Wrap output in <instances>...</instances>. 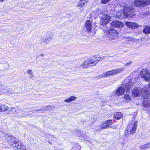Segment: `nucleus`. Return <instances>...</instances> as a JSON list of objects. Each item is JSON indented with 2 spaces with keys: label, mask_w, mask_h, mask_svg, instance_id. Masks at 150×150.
<instances>
[{
  "label": "nucleus",
  "mask_w": 150,
  "mask_h": 150,
  "mask_svg": "<svg viewBox=\"0 0 150 150\" xmlns=\"http://www.w3.org/2000/svg\"><path fill=\"white\" fill-rule=\"evenodd\" d=\"M15 147L16 150H26L25 146L22 144L19 141L16 144Z\"/></svg>",
  "instance_id": "4468645a"
},
{
  "label": "nucleus",
  "mask_w": 150,
  "mask_h": 150,
  "mask_svg": "<svg viewBox=\"0 0 150 150\" xmlns=\"http://www.w3.org/2000/svg\"><path fill=\"white\" fill-rule=\"evenodd\" d=\"M132 63V61H129L128 62L125 64L124 65V66H128L130 65Z\"/></svg>",
  "instance_id": "7c9ffc66"
},
{
  "label": "nucleus",
  "mask_w": 150,
  "mask_h": 150,
  "mask_svg": "<svg viewBox=\"0 0 150 150\" xmlns=\"http://www.w3.org/2000/svg\"><path fill=\"white\" fill-rule=\"evenodd\" d=\"M134 79L133 78L131 79L127 83L126 85L125 88H124L122 86L120 87L114 91V93L115 95L119 96L123 95L125 91L128 92L130 91V88L133 86L134 83H132V81H134Z\"/></svg>",
  "instance_id": "f257e3e1"
},
{
  "label": "nucleus",
  "mask_w": 150,
  "mask_h": 150,
  "mask_svg": "<svg viewBox=\"0 0 150 150\" xmlns=\"http://www.w3.org/2000/svg\"><path fill=\"white\" fill-rule=\"evenodd\" d=\"M114 74L115 75L118 73H120L124 71V68H119L113 70Z\"/></svg>",
  "instance_id": "b1692460"
},
{
  "label": "nucleus",
  "mask_w": 150,
  "mask_h": 150,
  "mask_svg": "<svg viewBox=\"0 0 150 150\" xmlns=\"http://www.w3.org/2000/svg\"><path fill=\"white\" fill-rule=\"evenodd\" d=\"M124 98L127 102L130 101L131 99L129 96L127 94L124 95Z\"/></svg>",
  "instance_id": "bb28decb"
},
{
  "label": "nucleus",
  "mask_w": 150,
  "mask_h": 150,
  "mask_svg": "<svg viewBox=\"0 0 150 150\" xmlns=\"http://www.w3.org/2000/svg\"><path fill=\"white\" fill-rule=\"evenodd\" d=\"M144 100L143 102V105L145 107L148 108L150 107V100H149L147 99V98L148 97L149 95L146 94L144 95Z\"/></svg>",
  "instance_id": "f8f14e48"
},
{
  "label": "nucleus",
  "mask_w": 150,
  "mask_h": 150,
  "mask_svg": "<svg viewBox=\"0 0 150 150\" xmlns=\"http://www.w3.org/2000/svg\"><path fill=\"white\" fill-rule=\"evenodd\" d=\"M140 75L146 81L150 80V73L148 70L144 69L140 72Z\"/></svg>",
  "instance_id": "0eeeda50"
},
{
  "label": "nucleus",
  "mask_w": 150,
  "mask_h": 150,
  "mask_svg": "<svg viewBox=\"0 0 150 150\" xmlns=\"http://www.w3.org/2000/svg\"><path fill=\"white\" fill-rule=\"evenodd\" d=\"M111 127L113 129H115L116 128V127L115 126H112V127Z\"/></svg>",
  "instance_id": "c9c22d12"
},
{
  "label": "nucleus",
  "mask_w": 150,
  "mask_h": 150,
  "mask_svg": "<svg viewBox=\"0 0 150 150\" xmlns=\"http://www.w3.org/2000/svg\"><path fill=\"white\" fill-rule=\"evenodd\" d=\"M125 24L128 28L134 29L137 27L138 26L137 23L130 22H126Z\"/></svg>",
  "instance_id": "2eb2a0df"
},
{
  "label": "nucleus",
  "mask_w": 150,
  "mask_h": 150,
  "mask_svg": "<svg viewBox=\"0 0 150 150\" xmlns=\"http://www.w3.org/2000/svg\"><path fill=\"white\" fill-rule=\"evenodd\" d=\"M30 75V77H34V75L33 74H31Z\"/></svg>",
  "instance_id": "f704fd0d"
},
{
  "label": "nucleus",
  "mask_w": 150,
  "mask_h": 150,
  "mask_svg": "<svg viewBox=\"0 0 150 150\" xmlns=\"http://www.w3.org/2000/svg\"><path fill=\"white\" fill-rule=\"evenodd\" d=\"M76 98V97L74 96H72L64 100V101L65 102L70 103L73 101L75 100Z\"/></svg>",
  "instance_id": "412c9836"
},
{
  "label": "nucleus",
  "mask_w": 150,
  "mask_h": 150,
  "mask_svg": "<svg viewBox=\"0 0 150 150\" xmlns=\"http://www.w3.org/2000/svg\"><path fill=\"white\" fill-rule=\"evenodd\" d=\"M123 39H124L128 41H131L133 40L132 38L130 37H127V36H125L123 37Z\"/></svg>",
  "instance_id": "c85d7f7f"
},
{
  "label": "nucleus",
  "mask_w": 150,
  "mask_h": 150,
  "mask_svg": "<svg viewBox=\"0 0 150 150\" xmlns=\"http://www.w3.org/2000/svg\"><path fill=\"white\" fill-rule=\"evenodd\" d=\"M135 4L137 6H144L150 4V0H135Z\"/></svg>",
  "instance_id": "6e6552de"
},
{
  "label": "nucleus",
  "mask_w": 150,
  "mask_h": 150,
  "mask_svg": "<svg viewBox=\"0 0 150 150\" xmlns=\"http://www.w3.org/2000/svg\"><path fill=\"white\" fill-rule=\"evenodd\" d=\"M106 29L104 30L106 33L107 38L110 40L117 39L118 38L117 33L116 31L113 29H111L106 31Z\"/></svg>",
  "instance_id": "7ed1b4c3"
},
{
  "label": "nucleus",
  "mask_w": 150,
  "mask_h": 150,
  "mask_svg": "<svg viewBox=\"0 0 150 150\" xmlns=\"http://www.w3.org/2000/svg\"><path fill=\"white\" fill-rule=\"evenodd\" d=\"M145 89V93L146 94L149 95L150 94V83L148 85V88L146 89V87L144 88Z\"/></svg>",
  "instance_id": "393cba45"
},
{
  "label": "nucleus",
  "mask_w": 150,
  "mask_h": 150,
  "mask_svg": "<svg viewBox=\"0 0 150 150\" xmlns=\"http://www.w3.org/2000/svg\"><path fill=\"white\" fill-rule=\"evenodd\" d=\"M113 75H115V74L113 70H112L111 71L103 72L100 75V76L101 77H106Z\"/></svg>",
  "instance_id": "dca6fc26"
},
{
  "label": "nucleus",
  "mask_w": 150,
  "mask_h": 150,
  "mask_svg": "<svg viewBox=\"0 0 150 150\" xmlns=\"http://www.w3.org/2000/svg\"><path fill=\"white\" fill-rule=\"evenodd\" d=\"M88 1V0H80L77 4V6L82 8Z\"/></svg>",
  "instance_id": "a211bd4d"
},
{
  "label": "nucleus",
  "mask_w": 150,
  "mask_h": 150,
  "mask_svg": "<svg viewBox=\"0 0 150 150\" xmlns=\"http://www.w3.org/2000/svg\"><path fill=\"white\" fill-rule=\"evenodd\" d=\"M39 56L43 57L44 56V54H40L39 55Z\"/></svg>",
  "instance_id": "72a5a7b5"
},
{
  "label": "nucleus",
  "mask_w": 150,
  "mask_h": 150,
  "mask_svg": "<svg viewBox=\"0 0 150 150\" xmlns=\"http://www.w3.org/2000/svg\"><path fill=\"white\" fill-rule=\"evenodd\" d=\"M110 0H101V2L103 4H105L109 1Z\"/></svg>",
  "instance_id": "c756f323"
},
{
  "label": "nucleus",
  "mask_w": 150,
  "mask_h": 150,
  "mask_svg": "<svg viewBox=\"0 0 150 150\" xmlns=\"http://www.w3.org/2000/svg\"><path fill=\"white\" fill-rule=\"evenodd\" d=\"M38 110H36L35 111L36 112H37L38 111Z\"/></svg>",
  "instance_id": "4c0bfd02"
},
{
  "label": "nucleus",
  "mask_w": 150,
  "mask_h": 150,
  "mask_svg": "<svg viewBox=\"0 0 150 150\" xmlns=\"http://www.w3.org/2000/svg\"><path fill=\"white\" fill-rule=\"evenodd\" d=\"M92 27V24L91 21L90 20H87L86 23L85 27L88 32H89L91 31Z\"/></svg>",
  "instance_id": "f3484780"
},
{
  "label": "nucleus",
  "mask_w": 150,
  "mask_h": 150,
  "mask_svg": "<svg viewBox=\"0 0 150 150\" xmlns=\"http://www.w3.org/2000/svg\"><path fill=\"white\" fill-rule=\"evenodd\" d=\"M8 109V107L6 105H0V112H4L7 111Z\"/></svg>",
  "instance_id": "5701e85b"
},
{
  "label": "nucleus",
  "mask_w": 150,
  "mask_h": 150,
  "mask_svg": "<svg viewBox=\"0 0 150 150\" xmlns=\"http://www.w3.org/2000/svg\"><path fill=\"white\" fill-rule=\"evenodd\" d=\"M5 91L4 92V93L7 94H9L12 92L9 89H7L4 90Z\"/></svg>",
  "instance_id": "cd10ccee"
},
{
  "label": "nucleus",
  "mask_w": 150,
  "mask_h": 150,
  "mask_svg": "<svg viewBox=\"0 0 150 150\" xmlns=\"http://www.w3.org/2000/svg\"><path fill=\"white\" fill-rule=\"evenodd\" d=\"M51 40V38L50 37H44L42 38V40L44 43L47 44L50 40Z\"/></svg>",
  "instance_id": "a878e982"
},
{
  "label": "nucleus",
  "mask_w": 150,
  "mask_h": 150,
  "mask_svg": "<svg viewBox=\"0 0 150 150\" xmlns=\"http://www.w3.org/2000/svg\"><path fill=\"white\" fill-rule=\"evenodd\" d=\"M122 8L121 9L122 10L123 13L126 16H128L129 14V13L132 12V9L130 8L127 6H124L122 5L120 6Z\"/></svg>",
  "instance_id": "9d476101"
},
{
  "label": "nucleus",
  "mask_w": 150,
  "mask_h": 150,
  "mask_svg": "<svg viewBox=\"0 0 150 150\" xmlns=\"http://www.w3.org/2000/svg\"><path fill=\"white\" fill-rule=\"evenodd\" d=\"M33 111H34V110L30 111H29V112H33Z\"/></svg>",
  "instance_id": "58836bf2"
},
{
  "label": "nucleus",
  "mask_w": 150,
  "mask_h": 150,
  "mask_svg": "<svg viewBox=\"0 0 150 150\" xmlns=\"http://www.w3.org/2000/svg\"><path fill=\"white\" fill-rule=\"evenodd\" d=\"M122 117V115L120 112H116L115 113L113 117L114 119L116 120L120 119Z\"/></svg>",
  "instance_id": "4be33fe9"
},
{
  "label": "nucleus",
  "mask_w": 150,
  "mask_h": 150,
  "mask_svg": "<svg viewBox=\"0 0 150 150\" xmlns=\"http://www.w3.org/2000/svg\"><path fill=\"white\" fill-rule=\"evenodd\" d=\"M137 122L135 119L133 120L129 123V125L127 128L126 130L125 131V134L127 135L130 134L134 133L137 129Z\"/></svg>",
  "instance_id": "f03ea898"
},
{
  "label": "nucleus",
  "mask_w": 150,
  "mask_h": 150,
  "mask_svg": "<svg viewBox=\"0 0 150 150\" xmlns=\"http://www.w3.org/2000/svg\"><path fill=\"white\" fill-rule=\"evenodd\" d=\"M143 32L146 34L150 33V26L146 25L143 28Z\"/></svg>",
  "instance_id": "6ab92c4d"
},
{
  "label": "nucleus",
  "mask_w": 150,
  "mask_h": 150,
  "mask_svg": "<svg viewBox=\"0 0 150 150\" xmlns=\"http://www.w3.org/2000/svg\"><path fill=\"white\" fill-rule=\"evenodd\" d=\"M150 148V143H148L146 144L141 145L140 146V150H146Z\"/></svg>",
  "instance_id": "aec40b11"
},
{
  "label": "nucleus",
  "mask_w": 150,
  "mask_h": 150,
  "mask_svg": "<svg viewBox=\"0 0 150 150\" xmlns=\"http://www.w3.org/2000/svg\"><path fill=\"white\" fill-rule=\"evenodd\" d=\"M27 73L29 74H32V70L30 69H28L27 71Z\"/></svg>",
  "instance_id": "2f4dec72"
},
{
  "label": "nucleus",
  "mask_w": 150,
  "mask_h": 150,
  "mask_svg": "<svg viewBox=\"0 0 150 150\" xmlns=\"http://www.w3.org/2000/svg\"><path fill=\"white\" fill-rule=\"evenodd\" d=\"M100 60V59L97 58H90L86 60L80 66L84 68H87L89 67L90 64H92L93 66L96 65Z\"/></svg>",
  "instance_id": "20e7f679"
},
{
  "label": "nucleus",
  "mask_w": 150,
  "mask_h": 150,
  "mask_svg": "<svg viewBox=\"0 0 150 150\" xmlns=\"http://www.w3.org/2000/svg\"><path fill=\"white\" fill-rule=\"evenodd\" d=\"M15 109L14 108H12L11 109V111H15Z\"/></svg>",
  "instance_id": "473e14b6"
},
{
  "label": "nucleus",
  "mask_w": 150,
  "mask_h": 150,
  "mask_svg": "<svg viewBox=\"0 0 150 150\" xmlns=\"http://www.w3.org/2000/svg\"><path fill=\"white\" fill-rule=\"evenodd\" d=\"M4 0H0V1L3 2Z\"/></svg>",
  "instance_id": "e433bc0d"
},
{
  "label": "nucleus",
  "mask_w": 150,
  "mask_h": 150,
  "mask_svg": "<svg viewBox=\"0 0 150 150\" xmlns=\"http://www.w3.org/2000/svg\"><path fill=\"white\" fill-rule=\"evenodd\" d=\"M135 115H136V114H137L136 113H135Z\"/></svg>",
  "instance_id": "ea45409f"
},
{
  "label": "nucleus",
  "mask_w": 150,
  "mask_h": 150,
  "mask_svg": "<svg viewBox=\"0 0 150 150\" xmlns=\"http://www.w3.org/2000/svg\"><path fill=\"white\" fill-rule=\"evenodd\" d=\"M145 89H142L140 88L136 87L133 91L132 94L134 96L137 97L138 96L144 97V94L145 95L146 94L145 93Z\"/></svg>",
  "instance_id": "39448f33"
},
{
  "label": "nucleus",
  "mask_w": 150,
  "mask_h": 150,
  "mask_svg": "<svg viewBox=\"0 0 150 150\" xmlns=\"http://www.w3.org/2000/svg\"><path fill=\"white\" fill-rule=\"evenodd\" d=\"M5 138L6 139L8 143L11 145H13L15 144L16 145V144L19 142V140L17 138L8 134H7L5 135Z\"/></svg>",
  "instance_id": "423d86ee"
},
{
  "label": "nucleus",
  "mask_w": 150,
  "mask_h": 150,
  "mask_svg": "<svg viewBox=\"0 0 150 150\" xmlns=\"http://www.w3.org/2000/svg\"><path fill=\"white\" fill-rule=\"evenodd\" d=\"M111 25L114 27L122 28L124 24L120 21H113L111 22Z\"/></svg>",
  "instance_id": "ddd939ff"
},
{
  "label": "nucleus",
  "mask_w": 150,
  "mask_h": 150,
  "mask_svg": "<svg viewBox=\"0 0 150 150\" xmlns=\"http://www.w3.org/2000/svg\"><path fill=\"white\" fill-rule=\"evenodd\" d=\"M112 120H108L103 122L100 125V127L102 129H107L109 128L110 125H112Z\"/></svg>",
  "instance_id": "9b49d317"
},
{
  "label": "nucleus",
  "mask_w": 150,
  "mask_h": 150,
  "mask_svg": "<svg viewBox=\"0 0 150 150\" xmlns=\"http://www.w3.org/2000/svg\"><path fill=\"white\" fill-rule=\"evenodd\" d=\"M111 19L110 16L108 14L103 15L100 19V24L104 25L109 23Z\"/></svg>",
  "instance_id": "1a4fd4ad"
}]
</instances>
